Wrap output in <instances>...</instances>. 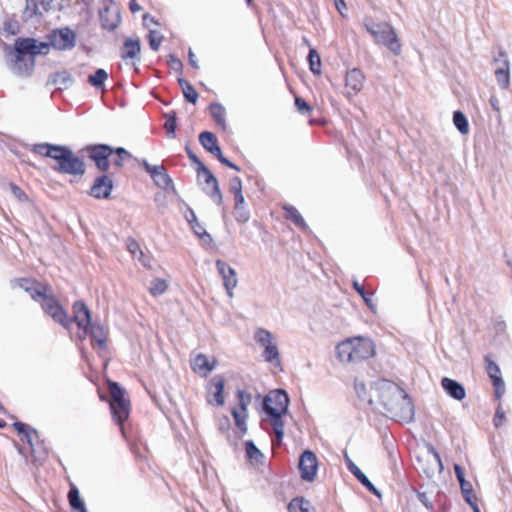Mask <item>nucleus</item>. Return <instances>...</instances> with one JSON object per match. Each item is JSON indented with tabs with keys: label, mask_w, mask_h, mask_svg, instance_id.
I'll use <instances>...</instances> for the list:
<instances>
[{
	"label": "nucleus",
	"mask_w": 512,
	"mask_h": 512,
	"mask_svg": "<svg viewBox=\"0 0 512 512\" xmlns=\"http://www.w3.org/2000/svg\"><path fill=\"white\" fill-rule=\"evenodd\" d=\"M369 404L378 408L397 421H410L414 415V406L406 391L393 381L382 379L374 383L368 392Z\"/></svg>",
	"instance_id": "1"
},
{
	"label": "nucleus",
	"mask_w": 512,
	"mask_h": 512,
	"mask_svg": "<svg viewBox=\"0 0 512 512\" xmlns=\"http://www.w3.org/2000/svg\"><path fill=\"white\" fill-rule=\"evenodd\" d=\"M335 352L341 363H360L372 358L376 353V347L369 337L354 336L339 342Z\"/></svg>",
	"instance_id": "2"
},
{
	"label": "nucleus",
	"mask_w": 512,
	"mask_h": 512,
	"mask_svg": "<svg viewBox=\"0 0 512 512\" xmlns=\"http://www.w3.org/2000/svg\"><path fill=\"white\" fill-rule=\"evenodd\" d=\"M289 398L284 390L270 391L264 398L263 408L269 417L270 425L278 443L284 436L283 416L287 413Z\"/></svg>",
	"instance_id": "3"
},
{
	"label": "nucleus",
	"mask_w": 512,
	"mask_h": 512,
	"mask_svg": "<svg viewBox=\"0 0 512 512\" xmlns=\"http://www.w3.org/2000/svg\"><path fill=\"white\" fill-rule=\"evenodd\" d=\"M365 26L377 43L384 45L393 54L400 55L402 45L396 31L390 24L371 21L367 22Z\"/></svg>",
	"instance_id": "4"
},
{
	"label": "nucleus",
	"mask_w": 512,
	"mask_h": 512,
	"mask_svg": "<svg viewBox=\"0 0 512 512\" xmlns=\"http://www.w3.org/2000/svg\"><path fill=\"white\" fill-rule=\"evenodd\" d=\"M57 164L54 170L70 175H83L85 173V164L69 147L60 146L55 159Z\"/></svg>",
	"instance_id": "5"
},
{
	"label": "nucleus",
	"mask_w": 512,
	"mask_h": 512,
	"mask_svg": "<svg viewBox=\"0 0 512 512\" xmlns=\"http://www.w3.org/2000/svg\"><path fill=\"white\" fill-rule=\"evenodd\" d=\"M255 341L263 348L264 360L276 368L281 367L280 353L276 338L264 328H258L254 334Z\"/></svg>",
	"instance_id": "6"
},
{
	"label": "nucleus",
	"mask_w": 512,
	"mask_h": 512,
	"mask_svg": "<svg viewBox=\"0 0 512 512\" xmlns=\"http://www.w3.org/2000/svg\"><path fill=\"white\" fill-rule=\"evenodd\" d=\"M109 392L113 417L118 424H122L129 416L130 401L125 398V391L116 382H109Z\"/></svg>",
	"instance_id": "7"
},
{
	"label": "nucleus",
	"mask_w": 512,
	"mask_h": 512,
	"mask_svg": "<svg viewBox=\"0 0 512 512\" xmlns=\"http://www.w3.org/2000/svg\"><path fill=\"white\" fill-rule=\"evenodd\" d=\"M189 157L197 163V174L198 177L203 179V183L205 184L204 191L206 194L217 204L222 203V193L219 188L218 181L213 173L201 162L198 158L189 153Z\"/></svg>",
	"instance_id": "8"
},
{
	"label": "nucleus",
	"mask_w": 512,
	"mask_h": 512,
	"mask_svg": "<svg viewBox=\"0 0 512 512\" xmlns=\"http://www.w3.org/2000/svg\"><path fill=\"white\" fill-rule=\"evenodd\" d=\"M77 42L76 33L69 27L54 29L49 35V46L59 51H71Z\"/></svg>",
	"instance_id": "9"
},
{
	"label": "nucleus",
	"mask_w": 512,
	"mask_h": 512,
	"mask_svg": "<svg viewBox=\"0 0 512 512\" xmlns=\"http://www.w3.org/2000/svg\"><path fill=\"white\" fill-rule=\"evenodd\" d=\"M49 50V45L41 43L40 45L36 44L34 39H18L15 43V65L17 73H21V70L16 66L24 61V58L27 54L36 55L46 53Z\"/></svg>",
	"instance_id": "10"
},
{
	"label": "nucleus",
	"mask_w": 512,
	"mask_h": 512,
	"mask_svg": "<svg viewBox=\"0 0 512 512\" xmlns=\"http://www.w3.org/2000/svg\"><path fill=\"white\" fill-rule=\"evenodd\" d=\"M251 403V395L243 390L237 391V405L231 409L236 427L242 434L247 432L246 420L248 418V406Z\"/></svg>",
	"instance_id": "11"
},
{
	"label": "nucleus",
	"mask_w": 512,
	"mask_h": 512,
	"mask_svg": "<svg viewBox=\"0 0 512 512\" xmlns=\"http://www.w3.org/2000/svg\"><path fill=\"white\" fill-rule=\"evenodd\" d=\"M366 76L359 68H352L345 74V96L351 99L358 95L364 88Z\"/></svg>",
	"instance_id": "12"
},
{
	"label": "nucleus",
	"mask_w": 512,
	"mask_h": 512,
	"mask_svg": "<svg viewBox=\"0 0 512 512\" xmlns=\"http://www.w3.org/2000/svg\"><path fill=\"white\" fill-rule=\"evenodd\" d=\"M199 142L201 145L209 151L211 154H213L223 165L234 169L236 171H240V168L229 161L224 155L222 154L221 148L218 145V141L216 136L208 131H204L200 133L199 135Z\"/></svg>",
	"instance_id": "13"
},
{
	"label": "nucleus",
	"mask_w": 512,
	"mask_h": 512,
	"mask_svg": "<svg viewBox=\"0 0 512 512\" xmlns=\"http://www.w3.org/2000/svg\"><path fill=\"white\" fill-rule=\"evenodd\" d=\"M301 479L307 482H313L317 475L318 459L314 452L305 450L298 463Z\"/></svg>",
	"instance_id": "14"
},
{
	"label": "nucleus",
	"mask_w": 512,
	"mask_h": 512,
	"mask_svg": "<svg viewBox=\"0 0 512 512\" xmlns=\"http://www.w3.org/2000/svg\"><path fill=\"white\" fill-rule=\"evenodd\" d=\"M86 150L99 170L107 171L109 169V157L114 152L111 146L105 144L89 145Z\"/></svg>",
	"instance_id": "15"
},
{
	"label": "nucleus",
	"mask_w": 512,
	"mask_h": 512,
	"mask_svg": "<svg viewBox=\"0 0 512 512\" xmlns=\"http://www.w3.org/2000/svg\"><path fill=\"white\" fill-rule=\"evenodd\" d=\"M100 21L104 29L114 30L120 23V12L115 3L112 1H104L103 8L100 9Z\"/></svg>",
	"instance_id": "16"
},
{
	"label": "nucleus",
	"mask_w": 512,
	"mask_h": 512,
	"mask_svg": "<svg viewBox=\"0 0 512 512\" xmlns=\"http://www.w3.org/2000/svg\"><path fill=\"white\" fill-rule=\"evenodd\" d=\"M225 379L221 375H215L207 386V401L211 405L222 406L225 403L224 397Z\"/></svg>",
	"instance_id": "17"
},
{
	"label": "nucleus",
	"mask_w": 512,
	"mask_h": 512,
	"mask_svg": "<svg viewBox=\"0 0 512 512\" xmlns=\"http://www.w3.org/2000/svg\"><path fill=\"white\" fill-rule=\"evenodd\" d=\"M13 426L20 434L23 435V440L25 439L27 441L30 446L31 453L35 457L41 458L46 454L45 449L43 448V450H41V447L38 446L39 436L36 430L21 422H15Z\"/></svg>",
	"instance_id": "18"
},
{
	"label": "nucleus",
	"mask_w": 512,
	"mask_h": 512,
	"mask_svg": "<svg viewBox=\"0 0 512 512\" xmlns=\"http://www.w3.org/2000/svg\"><path fill=\"white\" fill-rule=\"evenodd\" d=\"M485 369L494 387L495 398L500 401L502 395L505 392V384L501 377V371L499 366L489 357H485Z\"/></svg>",
	"instance_id": "19"
},
{
	"label": "nucleus",
	"mask_w": 512,
	"mask_h": 512,
	"mask_svg": "<svg viewBox=\"0 0 512 512\" xmlns=\"http://www.w3.org/2000/svg\"><path fill=\"white\" fill-rule=\"evenodd\" d=\"M216 268L222 277L224 287L230 297L233 296V290L237 286L238 279L236 271L225 261L217 260Z\"/></svg>",
	"instance_id": "20"
},
{
	"label": "nucleus",
	"mask_w": 512,
	"mask_h": 512,
	"mask_svg": "<svg viewBox=\"0 0 512 512\" xmlns=\"http://www.w3.org/2000/svg\"><path fill=\"white\" fill-rule=\"evenodd\" d=\"M42 307L46 313H48L56 322L68 327L71 320L68 319L66 312L58 304L56 300L49 297H44Z\"/></svg>",
	"instance_id": "21"
},
{
	"label": "nucleus",
	"mask_w": 512,
	"mask_h": 512,
	"mask_svg": "<svg viewBox=\"0 0 512 512\" xmlns=\"http://www.w3.org/2000/svg\"><path fill=\"white\" fill-rule=\"evenodd\" d=\"M217 360L209 359L206 355L199 353L191 359V369L201 377H207L215 369Z\"/></svg>",
	"instance_id": "22"
},
{
	"label": "nucleus",
	"mask_w": 512,
	"mask_h": 512,
	"mask_svg": "<svg viewBox=\"0 0 512 512\" xmlns=\"http://www.w3.org/2000/svg\"><path fill=\"white\" fill-rule=\"evenodd\" d=\"M112 189V179L107 175H102L95 179L94 184L91 187L90 194L98 199H107L109 198Z\"/></svg>",
	"instance_id": "23"
},
{
	"label": "nucleus",
	"mask_w": 512,
	"mask_h": 512,
	"mask_svg": "<svg viewBox=\"0 0 512 512\" xmlns=\"http://www.w3.org/2000/svg\"><path fill=\"white\" fill-rule=\"evenodd\" d=\"M454 472L459 481L461 491L465 497V500L471 505L474 506L475 512H478L477 505H474L473 501H476V496L474 494L472 484L469 481L465 480L464 471L462 467L458 464H454Z\"/></svg>",
	"instance_id": "24"
},
{
	"label": "nucleus",
	"mask_w": 512,
	"mask_h": 512,
	"mask_svg": "<svg viewBox=\"0 0 512 512\" xmlns=\"http://www.w3.org/2000/svg\"><path fill=\"white\" fill-rule=\"evenodd\" d=\"M73 313V321L80 329H83L84 332L87 333L91 323V315L88 307L81 301L75 302L73 305Z\"/></svg>",
	"instance_id": "25"
},
{
	"label": "nucleus",
	"mask_w": 512,
	"mask_h": 512,
	"mask_svg": "<svg viewBox=\"0 0 512 512\" xmlns=\"http://www.w3.org/2000/svg\"><path fill=\"white\" fill-rule=\"evenodd\" d=\"M143 25L148 30L147 39L150 47L157 51L160 46V32L158 31V23L154 17L149 15L143 16Z\"/></svg>",
	"instance_id": "26"
},
{
	"label": "nucleus",
	"mask_w": 512,
	"mask_h": 512,
	"mask_svg": "<svg viewBox=\"0 0 512 512\" xmlns=\"http://www.w3.org/2000/svg\"><path fill=\"white\" fill-rule=\"evenodd\" d=\"M441 386L445 392L455 400L461 401L466 396L463 385L451 378L444 377L441 380Z\"/></svg>",
	"instance_id": "27"
},
{
	"label": "nucleus",
	"mask_w": 512,
	"mask_h": 512,
	"mask_svg": "<svg viewBox=\"0 0 512 512\" xmlns=\"http://www.w3.org/2000/svg\"><path fill=\"white\" fill-rule=\"evenodd\" d=\"M288 512H315L310 501L303 497H296L288 505Z\"/></svg>",
	"instance_id": "28"
},
{
	"label": "nucleus",
	"mask_w": 512,
	"mask_h": 512,
	"mask_svg": "<svg viewBox=\"0 0 512 512\" xmlns=\"http://www.w3.org/2000/svg\"><path fill=\"white\" fill-rule=\"evenodd\" d=\"M140 53V43L139 40L135 39H127L124 42L123 50H122V58L123 59H135Z\"/></svg>",
	"instance_id": "29"
},
{
	"label": "nucleus",
	"mask_w": 512,
	"mask_h": 512,
	"mask_svg": "<svg viewBox=\"0 0 512 512\" xmlns=\"http://www.w3.org/2000/svg\"><path fill=\"white\" fill-rule=\"evenodd\" d=\"M210 114L217 123L219 127H221L223 130H226V121H225V115L226 111L225 108L219 104V103H212L209 106Z\"/></svg>",
	"instance_id": "30"
},
{
	"label": "nucleus",
	"mask_w": 512,
	"mask_h": 512,
	"mask_svg": "<svg viewBox=\"0 0 512 512\" xmlns=\"http://www.w3.org/2000/svg\"><path fill=\"white\" fill-rule=\"evenodd\" d=\"M178 82L186 101L195 104L199 97L195 88L185 79L180 78L178 79Z\"/></svg>",
	"instance_id": "31"
},
{
	"label": "nucleus",
	"mask_w": 512,
	"mask_h": 512,
	"mask_svg": "<svg viewBox=\"0 0 512 512\" xmlns=\"http://www.w3.org/2000/svg\"><path fill=\"white\" fill-rule=\"evenodd\" d=\"M186 219L189 222L194 233L199 238L209 237V234L206 232L203 225L198 221L197 216L193 210H189L188 215H186Z\"/></svg>",
	"instance_id": "32"
},
{
	"label": "nucleus",
	"mask_w": 512,
	"mask_h": 512,
	"mask_svg": "<svg viewBox=\"0 0 512 512\" xmlns=\"http://www.w3.org/2000/svg\"><path fill=\"white\" fill-rule=\"evenodd\" d=\"M61 145H53L48 143L36 144L33 151L39 155L55 159Z\"/></svg>",
	"instance_id": "33"
},
{
	"label": "nucleus",
	"mask_w": 512,
	"mask_h": 512,
	"mask_svg": "<svg viewBox=\"0 0 512 512\" xmlns=\"http://www.w3.org/2000/svg\"><path fill=\"white\" fill-rule=\"evenodd\" d=\"M283 209L285 211L286 219L291 220L296 226H298L300 228H304L306 226V223H305L303 217L301 216V214L295 207L290 206V205H285L283 207Z\"/></svg>",
	"instance_id": "34"
},
{
	"label": "nucleus",
	"mask_w": 512,
	"mask_h": 512,
	"mask_svg": "<svg viewBox=\"0 0 512 512\" xmlns=\"http://www.w3.org/2000/svg\"><path fill=\"white\" fill-rule=\"evenodd\" d=\"M90 327V334L92 338L97 342V345L99 348L104 349L106 346V339H105V330L104 328L99 324H91Z\"/></svg>",
	"instance_id": "35"
},
{
	"label": "nucleus",
	"mask_w": 512,
	"mask_h": 512,
	"mask_svg": "<svg viewBox=\"0 0 512 512\" xmlns=\"http://www.w3.org/2000/svg\"><path fill=\"white\" fill-rule=\"evenodd\" d=\"M453 123L460 133L466 135L469 133V124L466 116L461 111H455L453 114Z\"/></svg>",
	"instance_id": "36"
},
{
	"label": "nucleus",
	"mask_w": 512,
	"mask_h": 512,
	"mask_svg": "<svg viewBox=\"0 0 512 512\" xmlns=\"http://www.w3.org/2000/svg\"><path fill=\"white\" fill-rule=\"evenodd\" d=\"M495 76H496L497 83L501 88H503V89L508 88L509 81H510V74H509V66H508L507 62L504 63V67L499 68L495 71Z\"/></svg>",
	"instance_id": "37"
},
{
	"label": "nucleus",
	"mask_w": 512,
	"mask_h": 512,
	"mask_svg": "<svg viewBox=\"0 0 512 512\" xmlns=\"http://www.w3.org/2000/svg\"><path fill=\"white\" fill-rule=\"evenodd\" d=\"M307 59L311 72L319 75L321 73V58L315 48L310 49Z\"/></svg>",
	"instance_id": "38"
},
{
	"label": "nucleus",
	"mask_w": 512,
	"mask_h": 512,
	"mask_svg": "<svg viewBox=\"0 0 512 512\" xmlns=\"http://www.w3.org/2000/svg\"><path fill=\"white\" fill-rule=\"evenodd\" d=\"M349 470L353 473V475L359 480V482L364 485L368 490L376 493V489L373 484L369 481V479L365 476V474L354 464L349 466Z\"/></svg>",
	"instance_id": "39"
},
{
	"label": "nucleus",
	"mask_w": 512,
	"mask_h": 512,
	"mask_svg": "<svg viewBox=\"0 0 512 512\" xmlns=\"http://www.w3.org/2000/svg\"><path fill=\"white\" fill-rule=\"evenodd\" d=\"M246 456L251 462L258 463L262 460L263 455L252 441L245 443Z\"/></svg>",
	"instance_id": "40"
},
{
	"label": "nucleus",
	"mask_w": 512,
	"mask_h": 512,
	"mask_svg": "<svg viewBox=\"0 0 512 512\" xmlns=\"http://www.w3.org/2000/svg\"><path fill=\"white\" fill-rule=\"evenodd\" d=\"M108 74L104 69H97L93 75L88 77V83L96 88L101 87L107 80Z\"/></svg>",
	"instance_id": "41"
},
{
	"label": "nucleus",
	"mask_w": 512,
	"mask_h": 512,
	"mask_svg": "<svg viewBox=\"0 0 512 512\" xmlns=\"http://www.w3.org/2000/svg\"><path fill=\"white\" fill-rule=\"evenodd\" d=\"M166 121H165V124H164V128L166 130V134L167 136L169 137H174L175 136V130H176V117H175V112H172V113H167L164 115Z\"/></svg>",
	"instance_id": "42"
},
{
	"label": "nucleus",
	"mask_w": 512,
	"mask_h": 512,
	"mask_svg": "<svg viewBox=\"0 0 512 512\" xmlns=\"http://www.w3.org/2000/svg\"><path fill=\"white\" fill-rule=\"evenodd\" d=\"M68 499L73 509H82L85 505L80 499L79 491L77 488L72 487L68 493Z\"/></svg>",
	"instance_id": "43"
},
{
	"label": "nucleus",
	"mask_w": 512,
	"mask_h": 512,
	"mask_svg": "<svg viewBox=\"0 0 512 512\" xmlns=\"http://www.w3.org/2000/svg\"><path fill=\"white\" fill-rule=\"evenodd\" d=\"M127 249L134 257H136L137 253H139V260L142 262V264L146 267H150V265L144 259L143 252L140 251L139 244L135 240L129 239L127 241Z\"/></svg>",
	"instance_id": "44"
},
{
	"label": "nucleus",
	"mask_w": 512,
	"mask_h": 512,
	"mask_svg": "<svg viewBox=\"0 0 512 512\" xmlns=\"http://www.w3.org/2000/svg\"><path fill=\"white\" fill-rule=\"evenodd\" d=\"M353 288L356 290V292L362 297V299L364 300V302L366 303L367 306H369L370 308L373 307V303H372V296H373V293H368L365 291V288L363 285H361L359 282L357 281H354L353 282Z\"/></svg>",
	"instance_id": "45"
},
{
	"label": "nucleus",
	"mask_w": 512,
	"mask_h": 512,
	"mask_svg": "<svg viewBox=\"0 0 512 512\" xmlns=\"http://www.w3.org/2000/svg\"><path fill=\"white\" fill-rule=\"evenodd\" d=\"M295 106L297 110L304 115H309L313 108L301 97H295Z\"/></svg>",
	"instance_id": "46"
},
{
	"label": "nucleus",
	"mask_w": 512,
	"mask_h": 512,
	"mask_svg": "<svg viewBox=\"0 0 512 512\" xmlns=\"http://www.w3.org/2000/svg\"><path fill=\"white\" fill-rule=\"evenodd\" d=\"M19 287L23 288L25 291L29 292L30 296L33 299H37L39 297H42V292L39 290H33L29 285L30 281L28 279H21L18 281Z\"/></svg>",
	"instance_id": "47"
},
{
	"label": "nucleus",
	"mask_w": 512,
	"mask_h": 512,
	"mask_svg": "<svg viewBox=\"0 0 512 512\" xmlns=\"http://www.w3.org/2000/svg\"><path fill=\"white\" fill-rule=\"evenodd\" d=\"M234 216L237 221L245 223L249 220V211L245 209L244 205L234 206Z\"/></svg>",
	"instance_id": "48"
},
{
	"label": "nucleus",
	"mask_w": 512,
	"mask_h": 512,
	"mask_svg": "<svg viewBox=\"0 0 512 512\" xmlns=\"http://www.w3.org/2000/svg\"><path fill=\"white\" fill-rule=\"evenodd\" d=\"M505 420H506L505 412H504V410L502 408V404L499 403L498 407L496 409V412H495L494 419H493L494 426L496 428L500 427L501 425H503Z\"/></svg>",
	"instance_id": "49"
},
{
	"label": "nucleus",
	"mask_w": 512,
	"mask_h": 512,
	"mask_svg": "<svg viewBox=\"0 0 512 512\" xmlns=\"http://www.w3.org/2000/svg\"><path fill=\"white\" fill-rule=\"evenodd\" d=\"M115 152L117 154V159L114 161L116 166H123V161L132 157L131 154L122 147L117 148Z\"/></svg>",
	"instance_id": "50"
},
{
	"label": "nucleus",
	"mask_w": 512,
	"mask_h": 512,
	"mask_svg": "<svg viewBox=\"0 0 512 512\" xmlns=\"http://www.w3.org/2000/svg\"><path fill=\"white\" fill-rule=\"evenodd\" d=\"M143 165L145 166L147 172L150 174L154 182L158 185V177L160 175L159 166H152L146 160H143Z\"/></svg>",
	"instance_id": "51"
},
{
	"label": "nucleus",
	"mask_w": 512,
	"mask_h": 512,
	"mask_svg": "<svg viewBox=\"0 0 512 512\" xmlns=\"http://www.w3.org/2000/svg\"><path fill=\"white\" fill-rule=\"evenodd\" d=\"M24 14L29 18L38 14V6L35 0L26 1V9Z\"/></svg>",
	"instance_id": "52"
},
{
	"label": "nucleus",
	"mask_w": 512,
	"mask_h": 512,
	"mask_svg": "<svg viewBox=\"0 0 512 512\" xmlns=\"http://www.w3.org/2000/svg\"><path fill=\"white\" fill-rule=\"evenodd\" d=\"M242 190V182H241V179L239 177H233L231 180H230V184H229V191L231 193L233 192H237V191H241Z\"/></svg>",
	"instance_id": "53"
},
{
	"label": "nucleus",
	"mask_w": 512,
	"mask_h": 512,
	"mask_svg": "<svg viewBox=\"0 0 512 512\" xmlns=\"http://www.w3.org/2000/svg\"><path fill=\"white\" fill-rule=\"evenodd\" d=\"M218 428L222 433H227L230 429V420L227 416H223L218 420Z\"/></svg>",
	"instance_id": "54"
},
{
	"label": "nucleus",
	"mask_w": 512,
	"mask_h": 512,
	"mask_svg": "<svg viewBox=\"0 0 512 512\" xmlns=\"http://www.w3.org/2000/svg\"><path fill=\"white\" fill-rule=\"evenodd\" d=\"M167 63L175 71L182 69V62L172 55L169 56Z\"/></svg>",
	"instance_id": "55"
},
{
	"label": "nucleus",
	"mask_w": 512,
	"mask_h": 512,
	"mask_svg": "<svg viewBox=\"0 0 512 512\" xmlns=\"http://www.w3.org/2000/svg\"><path fill=\"white\" fill-rule=\"evenodd\" d=\"M162 180L164 181V189L168 191L169 189L172 190V192L175 193V189L173 187L172 179L168 174L165 173L164 169L162 168Z\"/></svg>",
	"instance_id": "56"
},
{
	"label": "nucleus",
	"mask_w": 512,
	"mask_h": 512,
	"mask_svg": "<svg viewBox=\"0 0 512 512\" xmlns=\"http://www.w3.org/2000/svg\"><path fill=\"white\" fill-rule=\"evenodd\" d=\"M11 190H12V193L14 194V196L19 199V200H26L27 199V196L25 194V192L20 189L18 186L14 185V184H11Z\"/></svg>",
	"instance_id": "57"
},
{
	"label": "nucleus",
	"mask_w": 512,
	"mask_h": 512,
	"mask_svg": "<svg viewBox=\"0 0 512 512\" xmlns=\"http://www.w3.org/2000/svg\"><path fill=\"white\" fill-rule=\"evenodd\" d=\"M232 194H233L234 200H235V205L234 206L240 207L241 205L245 204V199H244L242 190L241 191H237V192H233Z\"/></svg>",
	"instance_id": "58"
},
{
	"label": "nucleus",
	"mask_w": 512,
	"mask_h": 512,
	"mask_svg": "<svg viewBox=\"0 0 512 512\" xmlns=\"http://www.w3.org/2000/svg\"><path fill=\"white\" fill-rule=\"evenodd\" d=\"M338 12L343 15L344 10H346V3L344 0H333Z\"/></svg>",
	"instance_id": "59"
},
{
	"label": "nucleus",
	"mask_w": 512,
	"mask_h": 512,
	"mask_svg": "<svg viewBox=\"0 0 512 512\" xmlns=\"http://www.w3.org/2000/svg\"><path fill=\"white\" fill-rule=\"evenodd\" d=\"M189 63L190 65L195 68V69H199V65L197 63V60H196V57H195V54L189 50Z\"/></svg>",
	"instance_id": "60"
},
{
	"label": "nucleus",
	"mask_w": 512,
	"mask_h": 512,
	"mask_svg": "<svg viewBox=\"0 0 512 512\" xmlns=\"http://www.w3.org/2000/svg\"><path fill=\"white\" fill-rule=\"evenodd\" d=\"M141 7L136 3L135 0H131L130 1V10L133 12V13H136L138 11H140Z\"/></svg>",
	"instance_id": "61"
},
{
	"label": "nucleus",
	"mask_w": 512,
	"mask_h": 512,
	"mask_svg": "<svg viewBox=\"0 0 512 512\" xmlns=\"http://www.w3.org/2000/svg\"><path fill=\"white\" fill-rule=\"evenodd\" d=\"M150 292L154 295V296H157L158 295V292H159V289H158V286L157 285H154L150 288Z\"/></svg>",
	"instance_id": "62"
},
{
	"label": "nucleus",
	"mask_w": 512,
	"mask_h": 512,
	"mask_svg": "<svg viewBox=\"0 0 512 512\" xmlns=\"http://www.w3.org/2000/svg\"><path fill=\"white\" fill-rule=\"evenodd\" d=\"M79 512H87L85 506L82 509H77Z\"/></svg>",
	"instance_id": "63"
},
{
	"label": "nucleus",
	"mask_w": 512,
	"mask_h": 512,
	"mask_svg": "<svg viewBox=\"0 0 512 512\" xmlns=\"http://www.w3.org/2000/svg\"><path fill=\"white\" fill-rule=\"evenodd\" d=\"M145 389L148 391V394H150L152 397H154L152 392L147 387H145Z\"/></svg>",
	"instance_id": "64"
}]
</instances>
